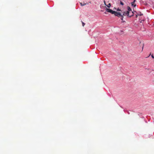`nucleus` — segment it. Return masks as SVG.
Instances as JSON below:
<instances>
[{"mask_svg":"<svg viewBox=\"0 0 154 154\" xmlns=\"http://www.w3.org/2000/svg\"><path fill=\"white\" fill-rule=\"evenodd\" d=\"M114 15L119 17H121V19H123V15L120 13L115 11Z\"/></svg>","mask_w":154,"mask_h":154,"instance_id":"f257e3e1","label":"nucleus"},{"mask_svg":"<svg viewBox=\"0 0 154 154\" xmlns=\"http://www.w3.org/2000/svg\"><path fill=\"white\" fill-rule=\"evenodd\" d=\"M123 15V16H126L129 17H131L132 15L129 14V12L128 11H125L123 12V14H122Z\"/></svg>","mask_w":154,"mask_h":154,"instance_id":"f03ea898","label":"nucleus"},{"mask_svg":"<svg viewBox=\"0 0 154 154\" xmlns=\"http://www.w3.org/2000/svg\"><path fill=\"white\" fill-rule=\"evenodd\" d=\"M106 11L107 12L110 13L112 14H114L115 13V11H113L109 8H107L106 9Z\"/></svg>","mask_w":154,"mask_h":154,"instance_id":"7ed1b4c3","label":"nucleus"},{"mask_svg":"<svg viewBox=\"0 0 154 154\" xmlns=\"http://www.w3.org/2000/svg\"><path fill=\"white\" fill-rule=\"evenodd\" d=\"M128 11H128L129 12V13H131V14L132 15H133L134 13L133 12L131 11V8L129 6L128 7Z\"/></svg>","mask_w":154,"mask_h":154,"instance_id":"20e7f679","label":"nucleus"},{"mask_svg":"<svg viewBox=\"0 0 154 154\" xmlns=\"http://www.w3.org/2000/svg\"><path fill=\"white\" fill-rule=\"evenodd\" d=\"M80 4L81 6H83L86 5L87 4V3H82V2H80Z\"/></svg>","mask_w":154,"mask_h":154,"instance_id":"39448f33","label":"nucleus"},{"mask_svg":"<svg viewBox=\"0 0 154 154\" xmlns=\"http://www.w3.org/2000/svg\"><path fill=\"white\" fill-rule=\"evenodd\" d=\"M131 5L132 7H135L136 6V4H134V3H131Z\"/></svg>","mask_w":154,"mask_h":154,"instance_id":"423d86ee","label":"nucleus"},{"mask_svg":"<svg viewBox=\"0 0 154 154\" xmlns=\"http://www.w3.org/2000/svg\"><path fill=\"white\" fill-rule=\"evenodd\" d=\"M106 6H107L108 8H109L110 7L111 5V4L110 3H109L108 5H106Z\"/></svg>","mask_w":154,"mask_h":154,"instance_id":"0eeeda50","label":"nucleus"},{"mask_svg":"<svg viewBox=\"0 0 154 154\" xmlns=\"http://www.w3.org/2000/svg\"><path fill=\"white\" fill-rule=\"evenodd\" d=\"M142 15V14H141V13H140V14H138L136 15V17H137V16H138H138H141V15Z\"/></svg>","mask_w":154,"mask_h":154,"instance_id":"6e6552de","label":"nucleus"},{"mask_svg":"<svg viewBox=\"0 0 154 154\" xmlns=\"http://www.w3.org/2000/svg\"><path fill=\"white\" fill-rule=\"evenodd\" d=\"M120 4L121 5H124V3L121 2H120Z\"/></svg>","mask_w":154,"mask_h":154,"instance_id":"1a4fd4ad","label":"nucleus"},{"mask_svg":"<svg viewBox=\"0 0 154 154\" xmlns=\"http://www.w3.org/2000/svg\"><path fill=\"white\" fill-rule=\"evenodd\" d=\"M82 26H84V25H85V23L82 22Z\"/></svg>","mask_w":154,"mask_h":154,"instance_id":"9d476101","label":"nucleus"},{"mask_svg":"<svg viewBox=\"0 0 154 154\" xmlns=\"http://www.w3.org/2000/svg\"><path fill=\"white\" fill-rule=\"evenodd\" d=\"M120 32L121 34H122L123 33V30H121Z\"/></svg>","mask_w":154,"mask_h":154,"instance_id":"9b49d317","label":"nucleus"},{"mask_svg":"<svg viewBox=\"0 0 154 154\" xmlns=\"http://www.w3.org/2000/svg\"><path fill=\"white\" fill-rule=\"evenodd\" d=\"M151 57H152V58H154V55H153V54H152L151 55Z\"/></svg>","mask_w":154,"mask_h":154,"instance_id":"f8f14e48","label":"nucleus"},{"mask_svg":"<svg viewBox=\"0 0 154 154\" xmlns=\"http://www.w3.org/2000/svg\"><path fill=\"white\" fill-rule=\"evenodd\" d=\"M103 2H104V5H106V2H105V0H104V1H103Z\"/></svg>","mask_w":154,"mask_h":154,"instance_id":"ddd939ff","label":"nucleus"},{"mask_svg":"<svg viewBox=\"0 0 154 154\" xmlns=\"http://www.w3.org/2000/svg\"><path fill=\"white\" fill-rule=\"evenodd\" d=\"M144 20H141V21H140V23H143V22L144 21Z\"/></svg>","mask_w":154,"mask_h":154,"instance_id":"4468645a","label":"nucleus"},{"mask_svg":"<svg viewBox=\"0 0 154 154\" xmlns=\"http://www.w3.org/2000/svg\"><path fill=\"white\" fill-rule=\"evenodd\" d=\"M135 1H136V0H134L133 2H131V3H135Z\"/></svg>","mask_w":154,"mask_h":154,"instance_id":"2eb2a0df","label":"nucleus"},{"mask_svg":"<svg viewBox=\"0 0 154 154\" xmlns=\"http://www.w3.org/2000/svg\"><path fill=\"white\" fill-rule=\"evenodd\" d=\"M117 11H121V10H120V9H119V8H118L117 9Z\"/></svg>","mask_w":154,"mask_h":154,"instance_id":"dca6fc26","label":"nucleus"},{"mask_svg":"<svg viewBox=\"0 0 154 154\" xmlns=\"http://www.w3.org/2000/svg\"><path fill=\"white\" fill-rule=\"evenodd\" d=\"M124 22H125V21H122V23H124Z\"/></svg>","mask_w":154,"mask_h":154,"instance_id":"f3484780","label":"nucleus"},{"mask_svg":"<svg viewBox=\"0 0 154 154\" xmlns=\"http://www.w3.org/2000/svg\"><path fill=\"white\" fill-rule=\"evenodd\" d=\"M151 53L149 54V56L151 55Z\"/></svg>","mask_w":154,"mask_h":154,"instance_id":"a211bd4d","label":"nucleus"},{"mask_svg":"<svg viewBox=\"0 0 154 154\" xmlns=\"http://www.w3.org/2000/svg\"><path fill=\"white\" fill-rule=\"evenodd\" d=\"M114 9H116V8H114Z\"/></svg>","mask_w":154,"mask_h":154,"instance_id":"6ab92c4d","label":"nucleus"}]
</instances>
